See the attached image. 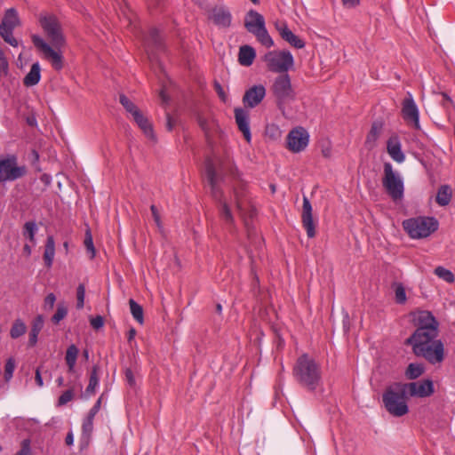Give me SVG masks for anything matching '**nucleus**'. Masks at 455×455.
Returning a JSON list of instances; mask_svg holds the SVG:
<instances>
[{"label": "nucleus", "instance_id": "55", "mask_svg": "<svg viewBox=\"0 0 455 455\" xmlns=\"http://www.w3.org/2000/svg\"><path fill=\"white\" fill-rule=\"evenodd\" d=\"M35 380H36V382L38 387H43L44 386V382H43V379H42L39 368H37L36 370Z\"/></svg>", "mask_w": 455, "mask_h": 455}, {"label": "nucleus", "instance_id": "3", "mask_svg": "<svg viewBox=\"0 0 455 455\" xmlns=\"http://www.w3.org/2000/svg\"><path fill=\"white\" fill-rule=\"evenodd\" d=\"M405 344L411 347L417 357L425 359L432 365H441L445 359L444 344L438 339V334L408 338Z\"/></svg>", "mask_w": 455, "mask_h": 455}, {"label": "nucleus", "instance_id": "37", "mask_svg": "<svg viewBox=\"0 0 455 455\" xmlns=\"http://www.w3.org/2000/svg\"><path fill=\"white\" fill-rule=\"evenodd\" d=\"M253 35L256 36L258 41L260 42V44L262 45H264L267 48H270L271 46H273L274 42H273L271 36H269L267 30L266 29V27H264L263 28L255 32Z\"/></svg>", "mask_w": 455, "mask_h": 455}, {"label": "nucleus", "instance_id": "43", "mask_svg": "<svg viewBox=\"0 0 455 455\" xmlns=\"http://www.w3.org/2000/svg\"><path fill=\"white\" fill-rule=\"evenodd\" d=\"M68 314V309L64 304L60 303L57 307L56 313L52 315V321L54 323H59L60 321L64 319Z\"/></svg>", "mask_w": 455, "mask_h": 455}, {"label": "nucleus", "instance_id": "20", "mask_svg": "<svg viewBox=\"0 0 455 455\" xmlns=\"http://www.w3.org/2000/svg\"><path fill=\"white\" fill-rule=\"evenodd\" d=\"M275 28L278 30L281 37L288 42L291 45L297 49H301L305 46V43L299 36L294 35L286 26L285 23H276Z\"/></svg>", "mask_w": 455, "mask_h": 455}, {"label": "nucleus", "instance_id": "38", "mask_svg": "<svg viewBox=\"0 0 455 455\" xmlns=\"http://www.w3.org/2000/svg\"><path fill=\"white\" fill-rule=\"evenodd\" d=\"M434 273L439 278L443 279V281H445L449 283H452L455 281L453 273L451 270H449L442 266L436 267L434 270Z\"/></svg>", "mask_w": 455, "mask_h": 455}, {"label": "nucleus", "instance_id": "61", "mask_svg": "<svg viewBox=\"0 0 455 455\" xmlns=\"http://www.w3.org/2000/svg\"><path fill=\"white\" fill-rule=\"evenodd\" d=\"M23 252L28 257L31 254V247L28 244H25L23 247Z\"/></svg>", "mask_w": 455, "mask_h": 455}, {"label": "nucleus", "instance_id": "19", "mask_svg": "<svg viewBox=\"0 0 455 455\" xmlns=\"http://www.w3.org/2000/svg\"><path fill=\"white\" fill-rule=\"evenodd\" d=\"M235 118L238 129L243 133L247 142L251 141V135L249 124V114L246 110L237 108H235Z\"/></svg>", "mask_w": 455, "mask_h": 455}, {"label": "nucleus", "instance_id": "24", "mask_svg": "<svg viewBox=\"0 0 455 455\" xmlns=\"http://www.w3.org/2000/svg\"><path fill=\"white\" fill-rule=\"evenodd\" d=\"M255 56V51L251 46L243 45L239 49L238 61L242 66L249 67L253 63Z\"/></svg>", "mask_w": 455, "mask_h": 455}, {"label": "nucleus", "instance_id": "22", "mask_svg": "<svg viewBox=\"0 0 455 455\" xmlns=\"http://www.w3.org/2000/svg\"><path fill=\"white\" fill-rule=\"evenodd\" d=\"M387 151L391 158L397 163H403L405 159V156L401 149V143L397 137H391L387 140Z\"/></svg>", "mask_w": 455, "mask_h": 455}, {"label": "nucleus", "instance_id": "23", "mask_svg": "<svg viewBox=\"0 0 455 455\" xmlns=\"http://www.w3.org/2000/svg\"><path fill=\"white\" fill-rule=\"evenodd\" d=\"M20 25V20L16 9H7L0 24V28L14 29Z\"/></svg>", "mask_w": 455, "mask_h": 455}, {"label": "nucleus", "instance_id": "53", "mask_svg": "<svg viewBox=\"0 0 455 455\" xmlns=\"http://www.w3.org/2000/svg\"><path fill=\"white\" fill-rule=\"evenodd\" d=\"M125 379L131 387H133L135 385V378L131 369L125 370Z\"/></svg>", "mask_w": 455, "mask_h": 455}, {"label": "nucleus", "instance_id": "60", "mask_svg": "<svg viewBox=\"0 0 455 455\" xmlns=\"http://www.w3.org/2000/svg\"><path fill=\"white\" fill-rule=\"evenodd\" d=\"M101 400H102V398H101V397H100V398L97 400V402L95 403V404L92 406V408L94 409V411H100V406H101Z\"/></svg>", "mask_w": 455, "mask_h": 455}, {"label": "nucleus", "instance_id": "47", "mask_svg": "<svg viewBox=\"0 0 455 455\" xmlns=\"http://www.w3.org/2000/svg\"><path fill=\"white\" fill-rule=\"evenodd\" d=\"M74 398L73 389H68L65 391L58 400V405L62 406L70 402Z\"/></svg>", "mask_w": 455, "mask_h": 455}, {"label": "nucleus", "instance_id": "6", "mask_svg": "<svg viewBox=\"0 0 455 455\" xmlns=\"http://www.w3.org/2000/svg\"><path fill=\"white\" fill-rule=\"evenodd\" d=\"M403 227L408 235L414 239L430 235L438 228V221L434 217H418L406 220Z\"/></svg>", "mask_w": 455, "mask_h": 455}, {"label": "nucleus", "instance_id": "36", "mask_svg": "<svg viewBox=\"0 0 455 455\" xmlns=\"http://www.w3.org/2000/svg\"><path fill=\"white\" fill-rule=\"evenodd\" d=\"M99 371H100V366L94 365L92 369L89 384L86 387V392L89 394L94 393L96 387L99 384Z\"/></svg>", "mask_w": 455, "mask_h": 455}, {"label": "nucleus", "instance_id": "42", "mask_svg": "<svg viewBox=\"0 0 455 455\" xmlns=\"http://www.w3.org/2000/svg\"><path fill=\"white\" fill-rule=\"evenodd\" d=\"M84 244L87 251L90 253V259H93L95 257V248L93 245L92 235L90 228L86 229Z\"/></svg>", "mask_w": 455, "mask_h": 455}, {"label": "nucleus", "instance_id": "12", "mask_svg": "<svg viewBox=\"0 0 455 455\" xmlns=\"http://www.w3.org/2000/svg\"><path fill=\"white\" fill-rule=\"evenodd\" d=\"M309 140L307 132L302 127H297L291 130L287 135V148L294 153L304 150Z\"/></svg>", "mask_w": 455, "mask_h": 455}, {"label": "nucleus", "instance_id": "14", "mask_svg": "<svg viewBox=\"0 0 455 455\" xmlns=\"http://www.w3.org/2000/svg\"><path fill=\"white\" fill-rule=\"evenodd\" d=\"M403 386L407 394L411 396L427 397L435 391L433 381L430 379L403 383Z\"/></svg>", "mask_w": 455, "mask_h": 455}, {"label": "nucleus", "instance_id": "18", "mask_svg": "<svg viewBox=\"0 0 455 455\" xmlns=\"http://www.w3.org/2000/svg\"><path fill=\"white\" fill-rule=\"evenodd\" d=\"M244 27L248 32L254 34L265 27V19L258 12L251 10L245 16Z\"/></svg>", "mask_w": 455, "mask_h": 455}, {"label": "nucleus", "instance_id": "8", "mask_svg": "<svg viewBox=\"0 0 455 455\" xmlns=\"http://www.w3.org/2000/svg\"><path fill=\"white\" fill-rule=\"evenodd\" d=\"M382 184L387 193L394 201H397L403 196V182L400 174L393 170L390 163L384 164V176Z\"/></svg>", "mask_w": 455, "mask_h": 455}, {"label": "nucleus", "instance_id": "34", "mask_svg": "<svg viewBox=\"0 0 455 455\" xmlns=\"http://www.w3.org/2000/svg\"><path fill=\"white\" fill-rule=\"evenodd\" d=\"M119 101L124 109L131 114L132 117H133L137 113H140L141 110L124 94H121L119 97Z\"/></svg>", "mask_w": 455, "mask_h": 455}, {"label": "nucleus", "instance_id": "27", "mask_svg": "<svg viewBox=\"0 0 455 455\" xmlns=\"http://www.w3.org/2000/svg\"><path fill=\"white\" fill-rule=\"evenodd\" d=\"M44 327V318L37 315L32 322L31 331L29 333L28 346L34 347L37 342V336Z\"/></svg>", "mask_w": 455, "mask_h": 455}, {"label": "nucleus", "instance_id": "25", "mask_svg": "<svg viewBox=\"0 0 455 455\" xmlns=\"http://www.w3.org/2000/svg\"><path fill=\"white\" fill-rule=\"evenodd\" d=\"M382 124L380 122H374L371 124V130L365 140V146L371 149L376 146V142L379 140L382 132Z\"/></svg>", "mask_w": 455, "mask_h": 455}, {"label": "nucleus", "instance_id": "5", "mask_svg": "<svg viewBox=\"0 0 455 455\" xmlns=\"http://www.w3.org/2000/svg\"><path fill=\"white\" fill-rule=\"evenodd\" d=\"M407 395L402 382H395L386 388L382 401L389 414L394 417H403L408 413Z\"/></svg>", "mask_w": 455, "mask_h": 455}, {"label": "nucleus", "instance_id": "63", "mask_svg": "<svg viewBox=\"0 0 455 455\" xmlns=\"http://www.w3.org/2000/svg\"><path fill=\"white\" fill-rule=\"evenodd\" d=\"M56 381L58 383V386L61 387V386H63L64 379H63V377H59Z\"/></svg>", "mask_w": 455, "mask_h": 455}, {"label": "nucleus", "instance_id": "32", "mask_svg": "<svg viewBox=\"0 0 455 455\" xmlns=\"http://www.w3.org/2000/svg\"><path fill=\"white\" fill-rule=\"evenodd\" d=\"M146 45L148 49L150 46L156 48L162 47V39L159 35L158 29L153 28L149 30L148 36L146 38Z\"/></svg>", "mask_w": 455, "mask_h": 455}, {"label": "nucleus", "instance_id": "29", "mask_svg": "<svg viewBox=\"0 0 455 455\" xmlns=\"http://www.w3.org/2000/svg\"><path fill=\"white\" fill-rule=\"evenodd\" d=\"M55 255V242L52 235H49L46 239L44 260L47 267H51L53 262Z\"/></svg>", "mask_w": 455, "mask_h": 455}, {"label": "nucleus", "instance_id": "10", "mask_svg": "<svg viewBox=\"0 0 455 455\" xmlns=\"http://www.w3.org/2000/svg\"><path fill=\"white\" fill-rule=\"evenodd\" d=\"M414 324L417 327L414 332L409 338H418L424 335L439 334L438 322L429 311H419L415 314Z\"/></svg>", "mask_w": 455, "mask_h": 455}, {"label": "nucleus", "instance_id": "30", "mask_svg": "<svg viewBox=\"0 0 455 455\" xmlns=\"http://www.w3.org/2000/svg\"><path fill=\"white\" fill-rule=\"evenodd\" d=\"M425 371V367L421 363H410L405 371V376L408 379H415L421 376Z\"/></svg>", "mask_w": 455, "mask_h": 455}, {"label": "nucleus", "instance_id": "17", "mask_svg": "<svg viewBox=\"0 0 455 455\" xmlns=\"http://www.w3.org/2000/svg\"><path fill=\"white\" fill-rule=\"evenodd\" d=\"M265 95L266 89L263 85H253L245 92L243 97V102L244 106L252 108L262 101Z\"/></svg>", "mask_w": 455, "mask_h": 455}, {"label": "nucleus", "instance_id": "44", "mask_svg": "<svg viewBox=\"0 0 455 455\" xmlns=\"http://www.w3.org/2000/svg\"><path fill=\"white\" fill-rule=\"evenodd\" d=\"M15 370V360L13 358H9L4 365V379L9 381L13 375V371Z\"/></svg>", "mask_w": 455, "mask_h": 455}, {"label": "nucleus", "instance_id": "9", "mask_svg": "<svg viewBox=\"0 0 455 455\" xmlns=\"http://www.w3.org/2000/svg\"><path fill=\"white\" fill-rule=\"evenodd\" d=\"M264 61L269 71L286 74L294 64L293 57L288 51H272L265 54Z\"/></svg>", "mask_w": 455, "mask_h": 455}, {"label": "nucleus", "instance_id": "62", "mask_svg": "<svg viewBox=\"0 0 455 455\" xmlns=\"http://www.w3.org/2000/svg\"><path fill=\"white\" fill-rule=\"evenodd\" d=\"M98 411H94L93 408H92L87 415L88 418L94 419L95 415L98 413Z\"/></svg>", "mask_w": 455, "mask_h": 455}, {"label": "nucleus", "instance_id": "21", "mask_svg": "<svg viewBox=\"0 0 455 455\" xmlns=\"http://www.w3.org/2000/svg\"><path fill=\"white\" fill-rule=\"evenodd\" d=\"M132 119L137 124V125L140 127V129L142 131V132L148 139H149L153 141L156 140L153 125L149 122L148 117L144 116L142 111H140V113H137V115H135L132 117Z\"/></svg>", "mask_w": 455, "mask_h": 455}, {"label": "nucleus", "instance_id": "64", "mask_svg": "<svg viewBox=\"0 0 455 455\" xmlns=\"http://www.w3.org/2000/svg\"><path fill=\"white\" fill-rule=\"evenodd\" d=\"M216 311H217V313H219V314H220V313H221V311H222V307H221V305H220V304H217V306H216Z\"/></svg>", "mask_w": 455, "mask_h": 455}, {"label": "nucleus", "instance_id": "45", "mask_svg": "<svg viewBox=\"0 0 455 455\" xmlns=\"http://www.w3.org/2000/svg\"><path fill=\"white\" fill-rule=\"evenodd\" d=\"M85 287L83 283H80L76 289V307L81 309L84 305Z\"/></svg>", "mask_w": 455, "mask_h": 455}, {"label": "nucleus", "instance_id": "31", "mask_svg": "<svg viewBox=\"0 0 455 455\" xmlns=\"http://www.w3.org/2000/svg\"><path fill=\"white\" fill-rule=\"evenodd\" d=\"M78 355V348L75 345H70L66 352V363L68 366V371L72 372L74 371L76 358Z\"/></svg>", "mask_w": 455, "mask_h": 455}, {"label": "nucleus", "instance_id": "48", "mask_svg": "<svg viewBox=\"0 0 455 455\" xmlns=\"http://www.w3.org/2000/svg\"><path fill=\"white\" fill-rule=\"evenodd\" d=\"M83 433L90 435L93 429V419L86 417L82 426Z\"/></svg>", "mask_w": 455, "mask_h": 455}, {"label": "nucleus", "instance_id": "54", "mask_svg": "<svg viewBox=\"0 0 455 455\" xmlns=\"http://www.w3.org/2000/svg\"><path fill=\"white\" fill-rule=\"evenodd\" d=\"M343 5H345L347 8H354L357 6L360 3V0H341Z\"/></svg>", "mask_w": 455, "mask_h": 455}, {"label": "nucleus", "instance_id": "49", "mask_svg": "<svg viewBox=\"0 0 455 455\" xmlns=\"http://www.w3.org/2000/svg\"><path fill=\"white\" fill-rule=\"evenodd\" d=\"M213 85H214V89H215L218 96L220 97V99L223 102H226L228 100V96H227L226 92H224V89L221 86V84L218 81H214Z\"/></svg>", "mask_w": 455, "mask_h": 455}, {"label": "nucleus", "instance_id": "15", "mask_svg": "<svg viewBox=\"0 0 455 455\" xmlns=\"http://www.w3.org/2000/svg\"><path fill=\"white\" fill-rule=\"evenodd\" d=\"M208 19L220 28H229L232 21V15L229 10L224 6H215L208 14Z\"/></svg>", "mask_w": 455, "mask_h": 455}, {"label": "nucleus", "instance_id": "57", "mask_svg": "<svg viewBox=\"0 0 455 455\" xmlns=\"http://www.w3.org/2000/svg\"><path fill=\"white\" fill-rule=\"evenodd\" d=\"M166 118H167L166 128L168 131H172L174 126L173 120L169 114H167Z\"/></svg>", "mask_w": 455, "mask_h": 455}, {"label": "nucleus", "instance_id": "13", "mask_svg": "<svg viewBox=\"0 0 455 455\" xmlns=\"http://www.w3.org/2000/svg\"><path fill=\"white\" fill-rule=\"evenodd\" d=\"M402 116L408 124L415 129H419V109L411 94L409 92L408 96L402 102Z\"/></svg>", "mask_w": 455, "mask_h": 455}, {"label": "nucleus", "instance_id": "33", "mask_svg": "<svg viewBox=\"0 0 455 455\" xmlns=\"http://www.w3.org/2000/svg\"><path fill=\"white\" fill-rule=\"evenodd\" d=\"M27 331V326L21 319H16L10 330L12 339H18Z\"/></svg>", "mask_w": 455, "mask_h": 455}, {"label": "nucleus", "instance_id": "51", "mask_svg": "<svg viewBox=\"0 0 455 455\" xmlns=\"http://www.w3.org/2000/svg\"><path fill=\"white\" fill-rule=\"evenodd\" d=\"M90 323L93 329L99 330L100 328H101L103 326L104 320H103L102 316L97 315V316L92 318Z\"/></svg>", "mask_w": 455, "mask_h": 455}, {"label": "nucleus", "instance_id": "1", "mask_svg": "<svg viewBox=\"0 0 455 455\" xmlns=\"http://www.w3.org/2000/svg\"><path fill=\"white\" fill-rule=\"evenodd\" d=\"M229 175L233 180V195L237 211L243 220L249 239L256 235L255 228L251 220L255 215V209L246 196V184L232 161L218 157H208L205 160V178L210 187L212 197L219 204L221 219L229 225L234 223V217L220 188L224 177Z\"/></svg>", "mask_w": 455, "mask_h": 455}, {"label": "nucleus", "instance_id": "46", "mask_svg": "<svg viewBox=\"0 0 455 455\" xmlns=\"http://www.w3.org/2000/svg\"><path fill=\"white\" fill-rule=\"evenodd\" d=\"M150 211H151V213H152V216H153V219L156 222V227L158 228V230L160 232H163L164 230V227H163V223H162V220H161V216H160V213L156 208V205L152 204L150 206Z\"/></svg>", "mask_w": 455, "mask_h": 455}, {"label": "nucleus", "instance_id": "26", "mask_svg": "<svg viewBox=\"0 0 455 455\" xmlns=\"http://www.w3.org/2000/svg\"><path fill=\"white\" fill-rule=\"evenodd\" d=\"M41 68L38 62L31 66L29 72L25 76L23 84L27 87H31L37 84L41 78Z\"/></svg>", "mask_w": 455, "mask_h": 455}, {"label": "nucleus", "instance_id": "41", "mask_svg": "<svg viewBox=\"0 0 455 455\" xmlns=\"http://www.w3.org/2000/svg\"><path fill=\"white\" fill-rule=\"evenodd\" d=\"M13 29L0 28V36L4 41L13 47L19 46V41L13 36Z\"/></svg>", "mask_w": 455, "mask_h": 455}, {"label": "nucleus", "instance_id": "28", "mask_svg": "<svg viewBox=\"0 0 455 455\" xmlns=\"http://www.w3.org/2000/svg\"><path fill=\"white\" fill-rule=\"evenodd\" d=\"M452 197V190L449 185H442L437 191L435 202L440 206H446Z\"/></svg>", "mask_w": 455, "mask_h": 455}, {"label": "nucleus", "instance_id": "39", "mask_svg": "<svg viewBox=\"0 0 455 455\" xmlns=\"http://www.w3.org/2000/svg\"><path fill=\"white\" fill-rule=\"evenodd\" d=\"M37 230L36 224L34 221H28L24 224L23 235L32 243H36L35 235Z\"/></svg>", "mask_w": 455, "mask_h": 455}, {"label": "nucleus", "instance_id": "52", "mask_svg": "<svg viewBox=\"0 0 455 455\" xmlns=\"http://www.w3.org/2000/svg\"><path fill=\"white\" fill-rule=\"evenodd\" d=\"M0 71H3L4 74H7L8 71V61L4 57V52L0 49Z\"/></svg>", "mask_w": 455, "mask_h": 455}, {"label": "nucleus", "instance_id": "4", "mask_svg": "<svg viewBox=\"0 0 455 455\" xmlns=\"http://www.w3.org/2000/svg\"><path fill=\"white\" fill-rule=\"evenodd\" d=\"M292 373L295 380L307 391H315L322 384L321 366L308 354H302L297 358Z\"/></svg>", "mask_w": 455, "mask_h": 455}, {"label": "nucleus", "instance_id": "11", "mask_svg": "<svg viewBox=\"0 0 455 455\" xmlns=\"http://www.w3.org/2000/svg\"><path fill=\"white\" fill-rule=\"evenodd\" d=\"M272 92L277 99L278 104L293 100L294 92L288 74H282L275 78L272 85Z\"/></svg>", "mask_w": 455, "mask_h": 455}, {"label": "nucleus", "instance_id": "58", "mask_svg": "<svg viewBox=\"0 0 455 455\" xmlns=\"http://www.w3.org/2000/svg\"><path fill=\"white\" fill-rule=\"evenodd\" d=\"M65 443L67 445H72L73 443H74V437H73V434L71 432L68 433L66 438H65Z\"/></svg>", "mask_w": 455, "mask_h": 455}, {"label": "nucleus", "instance_id": "7", "mask_svg": "<svg viewBox=\"0 0 455 455\" xmlns=\"http://www.w3.org/2000/svg\"><path fill=\"white\" fill-rule=\"evenodd\" d=\"M27 172V167L19 164L15 155L0 156V184L19 180L24 177Z\"/></svg>", "mask_w": 455, "mask_h": 455}, {"label": "nucleus", "instance_id": "56", "mask_svg": "<svg viewBox=\"0 0 455 455\" xmlns=\"http://www.w3.org/2000/svg\"><path fill=\"white\" fill-rule=\"evenodd\" d=\"M441 95L443 97L442 104L443 107L446 108L449 104H452L451 99L445 92H442Z\"/></svg>", "mask_w": 455, "mask_h": 455}, {"label": "nucleus", "instance_id": "2", "mask_svg": "<svg viewBox=\"0 0 455 455\" xmlns=\"http://www.w3.org/2000/svg\"><path fill=\"white\" fill-rule=\"evenodd\" d=\"M39 23L52 45L37 35H33L31 40L43 58L49 61L55 70L60 71L64 67V59L60 49L66 44L60 24L55 15L48 13L40 14Z\"/></svg>", "mask_w": 455, "mask_h": 455}, {"label": "nucleus", "instance_id": "35", "mask_svg": "<svg viewBox=\"0 0 455 455\" xmlns=\"http://www.w3.org/2000/svg\"><path fill=\"white\" fill-rule=\"evenodd\" d=\"M130 310L133 318L140 324L144 323L143 308L134 299L129 300Z\"/></svg>", "mask_w": 455, "mask_h": 455}, {"label": "nucleus", "instance_id": "50", "mask_svg": "<svg viewBox=\"0 0 455 455\" xmlns=\"http://www.w3.org/2000/svg\"><path fill=\"white\" fill-rule=\"evenodd\" d=\"M56 301V297L53 293H49L44 299V308L52 309L54 303Z\"/></svg>", "mask_w": 455, "mask_h": 455}, {"label": "nucleus", "instance_id": "16", "mask_svg": "<svg viewBox=\"0 0 455 455\" xmlns=\"http://www.w3.org/2000/svg\"><path fill=\"white\" fill-rule=\"evenodd\" d=\"M301 222L307 235L309 238H313L315 235V224L313 220V209L312 205L307 196L303 197V205L301 212Z\"/></svg>", "mask_w": 455, "mask_h": 455}, {"label": "nucleus", "instance_id": "59", "mask_svg": "<svg viewBox=\"0 0 455 455\" xmlns=\"http://www.w3.org/2000/svg\"><path fill=\"white\" fill-rule=\"evenodd\" d=\"M136 335V331L133 328H131L128 332V341L131 342Z\"/></svg>", "mask_w": 455, "mask_h": 455}, {"label": "nucleus", "instance_id": "40", "mask_svg": "<svg viewBox=\"0 0 455 455\" xmlns=\"http://www.w3.org/2000/svg\"><path fill=\"white\" fill-rule=\"evenodd\" d=\"M393 287L395 289V302L397 304H404L407 298L403 285L401 283H394Z\"/></svg>", "mask_w": 455, "mask_h": 455}]
</instances>
